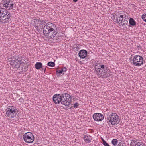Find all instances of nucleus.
Segmentation results:
<instances>
[{
	"label": "nucleus",
	"mask_w": 146,
	"mask_h": 146,
	"mask_svg": "<svg viewBox=\"0 0 146 146\" xmlns=\"http://www.w3.org/2000/svg\"><path fill=\"white\" fill-rule=\"evenodd\" d=\"M118 141L116 139H113L111 141L112 144L114 146H116L118 143Z\"/></svg>",
	"instance_id": "nucleus-23"
},
{
	"label": "nucleus",
	"mask_w": 146,
	"mask_h": 146,
	"mask_svg": "<svg viewBox=\"0 0 146 146\" xmlns=\"http://www.w3.org/2000/svg\"><path fill=\"white\" fill-rule=\"evenodd\" d=\"M129 24L133 26L136 25V23L133 18H130L129 20Z\"/></svg>",
	"instance_id": "nucleus-19"
},
{
	"label": "nucleus",
	"mask_w": 146,
	"mask_h": 146,
	"mask_svg": "<svg viewBox=\"0 0 146 146\" xmlns=\"http://www.w3.org/2000/svg\"><path fill=\"white\" fill-rule=\"evenodd\" d=\"M60 70L61 71H62V72L63 73V74H64V72H63V68H62L61 70Z\"/></svg>",
	"instance_id": "nucleus-37"
},
{
	"label": "nucleus",
	"mask_w": 146,
	"mask_h": 146,
	"mask_svg": "<svg viewBox=\"0 0 146 146\" xmlns=\"http://www.w3.org/2000/svg\"><path fill=\"white\" fill-rule=\"evenodd\" d=\"M6 114L7 117L13 118L16 115L18 112V111L14 107L10 106L6 110Z\"/></svg>",
	"instance_id": "nucleus-7"
},
{
	"label": "nucleus",
	"mask_w": 146,
	"mask_h": 146,
	"mask_svg": "<svg viewBox=\"0 0 146 146\" xmlns=\"http://www.w3.org/2000/svg\"><path fill=\"white\" fill-rule=\"evenodd\" d=\"M7 14V13H2L1 14H0V21L4 22V23H8L9 22V21L8 20H6L5 21L3 22V21H4V17L5 16V15H6Z\"/></svg>",
	"instance_id": "nucleus-16"
},
{
	"label": "nucleus",
	"mask_w": 146,
	"mask_h": 146,
	"mask_svg": "<svg viewBox=\"0 0 146 146\" xmlns=\"http://www.w3.org/2000/svg\"><path fill=\"white\" fill-rule=\"evenodd\" d=\"M8 12V11L4 8H1L0 9V14H1L2 13H6Z\"/></svg>",
	"instance_id": "nucleus-25"
},
{
	"label": "nucleus",
	"mask_w": 146,
	"mask_h": 146,
	"mask_svg": "<svg viewBox=\"0 0 146 146\" xmlns=\"http://www.w3.org/2000/svg\"><path fill=\"white\" fill-rule=\"evenodd\" d=\"M142 18L145 22H146V14H143L142 16Z\"/></svg>",
	"instance_id": "nucleus-28"
},
{
	"label": "nucleus",
	"mask_w": 146,
	"mask_h": 146,
	"mask_svg": "<svg viewBox=\"0 0 146 146\" xmlns=\"http://www.w3.org/2000/svg\"><path fill=\"white\" fill-rule=\"evenodd\" d=\"M119 18H118V20H119Z\"/></svg>",
	"instance_id": "nucleus-41"
},
{
	"label": "nucleus",
	"mask_w": 146,
	"mask_h": 146,
	"mask_svg": "<svg viewBox=\"0 0 146 146\" xmlns=\"http://www.w3.org/2000/svg\"><path fill=\"white\" fill-rule=\"evenodd\" d=\"M7 13V14L5 15V16L4 17V20L6 21L7 19H9L11 16V15L10 14V12H8Z\"/></svg>",
	"instance_id": "nucleus-20"
},
{
	"label": "nucleus",
	"mask_w": 146,
	"mask_h": 146,
	"mask_svg": "<svg viewBox=\"0 0 146 146\" xmlns=\"http://www.w3.org/2000/svg\"><path fill=\"white\" fill-rule=\"evenodd\" d=\"M128 19L126 18V15L125 17L122 21L120 22V23H119V24H120L122 26L127 25L128 24Z\"/></svg>",
	"instance_id": "nucleus-17"
},
{
	"label": "nucleus",
	"mask_w": 146,
	"mask_h": 146,
	"mask_svg": "<svg viewBox=\"0 0 146 146\" xmlns=\"http://www.w3.org/2000/svg\"><path fill=\"white\" fill-rule=\"evenodd\" d=\"M130 60L131 63L135 66H139L143 64V58L140 55H135L134 56L132 60Z\"/></svg>",
	"instance_id": "nucleus-5"
},
{
	"label": "nucleus",
	"mask_w": 146,
	"mask_h": 146,
	"mask_svg": "<svg viewBox=\"0 0 146 146\" xmlns=\"http://www.w3.org/2000/svg\"><path fill=\"white\" fill-rule=\"evenodd\" d=\"M45 20L41 21L38 25H35L38 32H43L44 35L49 39L54 38L55 35L57 34L58 31L57 30V27L56 25L50 22L46 24Z\"/></svg>",
	"instance_id": "nucleus-1"
},
{
	"label": "nucleus",
	"mask_w": 146,
	"mask_h": 146,
	"mask_svg": "<svg viewBox=\"0 0 146 146\" xmlns=\"http://www.w3.org/2000/svg\"><path fill=\"white\" fill-rule=\"evenodd\" d=\"M42 64L40 62H37L35 64V68L37 69H39L42 67Z\"/></svg>",
	"instance_id": "nucleus-18"
},
{
	"label": "nucleus",
	"mask_w": 146,
	"mask_h": 146,
	"mask_svg": "<svg viewBox=\"0 0 146 146\" xmlns=\"http://www.w3.org/2000/svg\"><path fill=\"white\" fill-rule=\"evenodd\" d=\"M42 68V70H44V72H45L46 70V68H44L42 66V68Z\"/></svg>",
	"instance_id": "nucleus-35"
},
{
	"label": "nucleus",
	"mask_w": 146,
	"mask_h": 146,
	"mask_svg": "<svg viewBox=\"0 0 146 146\" xmlns=\"http://www.w3.org/2000/svg\"><path fill=\"white\" fill-rule=\"evenodd\" d=\"M21 58V57L15 56L12 58V60L10 63V64L13 67L17 68H19L20 67V65L22 64Z\"/></svg>",
	"instance_id": "nucleus-6"
},
{
	"label": "nucleus",
	"mask_w": 146,
	"mask_h": 146,
	"mask_svg": "<svg viewBox=\"0 0 146 146\" xmlns=\"http://www.w3.org/2000/svg\"><path fill=\"white\" fill-rule=\"evenodd\" d=\"M91 137L90 135H84L83 137V139L85 142L87 143H90L91 142Z\"/></svg>",
	"instance_id": "nucleus-15"
},
{
	"label": "nucleus",
	"mask_w": 146,
	"mask_h": 146,
	"mask_svg": "<svg viewBox=\"0 0 146 146\" xmlns=\"http://www.w3.org/2000/svg\"><path fill=\"white\" fill-rule=\"evenodd\" d=\"M101 139L102 140V143H103L105 141L104 139L102 138H101Z\"/></svg>",
	"instance_id": "nucleus-36"
},
{
	"label": "nucleus",
	"mask_w": 146,
	"mask_h": 146,
	"mask_svg": "<svg viewBox=\"0 0 146 146\" xmlns=\"http://www.w3.org/2000/svg\"><path fill=\"white\" fill-rule=\"evenodd\" d=\"M13 1L11 0H6L4 1L3 4V7L7 10H12V12L15 11V9H13Z\"/></svg>",
	"instance_id": "nucleus-9"
},
{
	"label": "nucleus",
	"mask_w": 146,
	"mask_h": 146,
	"mask_svg": "<svg viewBox=\"0 0 146 146\" xmlns=\"http://www.w3.org/2000/svg\"><path fill=\"white\" fill-rule=\"evenodd\" d=\"M27 63H23L21 64V66H22V68L21 69V71L19 72V73L20 74H23V71L25 72H26L28 70V65L27 64Z\"/></svg>",
	"instance_id": "nucleus-13"
},
{
	"label": "nucleus",
	"mask_w": 146,
	"mask_h": 146,
	"mask_svg": "<svg viewBox=\"0 0 146 146\" xmlns=\"http://www.w3.org/2000/svg\"><path fill=\"white\" fill-rule=\"evenodd\" d=\"M56 35H55V37L54 38H53V40L56 39V38H57V36H56Z\"/></svg>",
	"instance_id": "nucleus-38"
},
{
	"label": "nucleus",
	"mask_w": 146,
	"mask_h": 146,
	"mask_svg": "<svg viewBox=\"0 0 146 146\" xmlns=\"http://www.w3.org/2000/svg\"><path fill=\"white\" fill-rule=\"evenodd\" d=\"M70 107V108H71V107Z\"/></svg>",
	"instance_id": "nucleus-40"
},
{
	"label": "nucleus",
	"mask_w": 146,
	"mask_h": 146,
	"mask_svg": "<svg viewBox=\"0 0 146 146\" xmlns=\"http://www.w3.org/2000/svg\"><path fill=\"white\" fill-rule=\"evenodd\" d=\"M61 95L57 94L53 96L52 99L53 102L55 104H59L61 102Z\"/></svg>",
	"instance_id": "nucleus-11"
},
{
	"label": "nucleus",
	"mask_w": 146,
	"mask_h": 146,
	"mask_svg": "<svg viewBox=\"0 0 146 146\" xmlns=\"http://www.w3.org/2000/svg\"><path fill=\"white\" fill-rule=\"evenodd\" d=\"M137 48L138 50H139L141 49L142 47L140 45H139L137 46Z\"/></svg>",
	"instance_id": "nucleus-32"
},
{
	"label": "nucleus",
	"mask_w": 146,
	"mask_h": 146,
	"mask_svg": "<svg viewBox=\"0 0 146 146\" xmlns=\"http://www.w3.org/2000/svg\"><path fill=\"white\" fill-rule=\"evenodd\" d=\"M125 14L120 15L118 17H116V21H115L119 24V23H120V22H121L125 17Z\"/></svg>",
	"instance_id": "nucleus-14"
},
{
	"label": "nucleus",
	"mask_w": 146,
	"mask_h": 146,
	"mask_svg": "<svg viewBox=\"0 0 146 146\" xmlns=\"http://www.w3.org/2000/svg\"><path fill=\"white\" fill-rule=\"evenodd\" d=\"M117 146H124L121 142L117 144Z\"/></svg>",
	"instance_id": "nucleus-31"
},
{
	"label": "nucleus",
	"mask_w": 146,
	"mask_h": 146,
	"mask_svg": "<svg viewBox=\"0 0 146 146\" xmlns=\"http://www.w3.org/2000/svg\"><path fill=\"white\" fill-rule=\"evenodd\" d=\"M79 104L77 102H76L74 104V106H72V104H71V107L74 106V108H77L78 107Z\"/></svg>",
	"instance_id": "nucleus-29"
},
{
	"label": "nucleus",
	"mask_w": 146,
	"mask_h": 146,
	"mask_svg": "<svg viewBox=\"0 0 146 146\" xmlns=\"http://www.w3.org/2000/svg\"><path fill=\"white\" fill-rule=\"evenodd\" d=\"M42 20H40V18H39V19H34L33 21L34 22V25H35L34 26L36 25L39 24V23Z\"/></svg>",
	"instance_id": "nucleus-22"
},
{
	"label": "nucleus",
	"mask_w": 146,
	"mask_h": 146,
	"mask_svg": "<svg viewBox=\"0 0 146 146\" xmlns=\"http://www.w3.org/2000/svg\"><path fill=\"white\" fill-rule=\"evenodd\" d=\"M87 54V52L86 50H81L79 52L78 56L81 58L84 59L86 56Z\"/></svg>",
	"instance_id": "nucleus-12"
},
{
	"label": "nucleus",
	"mask_w": 146,
	"mask_h": 146,
	"mask_svg": "<svg viewBox=\"0 0 146 146\" xmlns=\"http://www.w3.org/2000/svg\"><path fill=\"white\" fill-rule=\"evenodd\" d=\"M23 138L25 142L29 143H32L34 140L33 135L30 132L26 133L23 135Z\"/></svg>",
	"instance_id": "nucleus-8"
},
{
	"label": "nucleus",
	"mask_w": 146,
	"mask_h": 146,
	"mask_svg": "<svg viewBox=\"0 0 146 146\" xmlns=\"http://www.w3.org/2000/svg\"><path fill=\"white\" fill-rule=\"evenodd\" d=\"M19 100L21 102H23V99L21 98H20V99H19Z\"/></svg>",
	"instance_id": "nucleus-34"
},
{
	"label": "nucleus",
	"mask_w": 146,
	"mask_h": 146,
	"mask_svg": "<svg viewBox=\"0 0 146 146\" xmlns=\"http://www.w3.org/2000/svg\"><path fill=\"white\" fill-rule=\"evenodd\" d=\"M103 144L105 146H110L109 144L107 143L106 141L103 143Z\"/></svg>",
	"instance_id": "nucleus-30"
},
{
	"label": "nucleus",
	"mask_w": 146,
	"mask_h": 146,
	"mask_svg": "<svg viewBox=\"0 0 146 146\" xmlns=\"http://www.w3.org/2000/svg\"><path fill=\"white\" fill-rule=\"evenodd\" d=\"M21 58L22 64L23 63H27V62L28 61V60L27 58H25V56H23L21 57Z\"/></svg>",
	"instance_id": "nucleus-21"
},
{
	"label": "nucleus",
	"mask_w": 146,
	"mask_h": 146,
	"mask_svg": "<svg viewBox=\"0 0 146 146\" xmlns=\"http://www.w3.org/2000/svg\"><path fill=\"white\" fill-rule=\"evenodd\" d=\"M56 75L57 76L59 77L60 75V74L63 73L62 71L60 70H58L56 71Z\"/></svg>",
	"instance_id": "nucleus-27"
},
{
	"label": "nucleus",
	"mask_w": 146,
	"mask_h": 146,
	"mask_svg": "<svg viewBox=\"0 0 146 146\" xmlns=\"http://www.w3.org/2000/svg\"><path fill=\"white\" fill-rule=\"evenodd\" d=\"M108 68L102 63L97 62L94 66L96 74L100 77L106 78L110 76V72Z\"/></svg>",
	"instance_id": "nucleus-2"
},
{
	"label": "nucleus",
	"mask_w": 146,
	"mask_h": 146,
	"mask_svg": "<svg viewBox=\"0 0 146 146\" xmlns=\"http://www.w3.org/2000/svg\"><path fill=\"white\" fill-rule=\"evenodd\" d=\"M62 100H61V104L65 106H69L70 104L71 100V96L69 94L65 93L61 94Z\"/></svg>",
	"instance_id": "nucleus-4"
},
{
	"label": "nucleus",
	"mask_w": 146,
	"mask_h": 146,
	"mask_svg": "<svg viewBox=\"0 0 146 146\" xmlns=\"http://www.w3.org/2000/svg\"><path fill=\"white\" fill-rule=\"evenodd\" d=\"M62 68L63 69L64 72H66V71L67 69H66V68L65 67H63Z\"/></svg>",
	"instance_id": "nucleus-33"
},
{
	"label": "nucleus",
	"mask_w": 146,
	"mask_h": 146,
	"mask_svg": "<svg viewBox=\"0 0 146 146\" xmlns=\"http://www.w3.org/2000/svg\"><path fill=\"white\" fill-rule=\"evenodd\" d=\"M93 117L94 121H100L104 119V117L100 113H96L93 115Z\"/></svg>",
	"instance_id": "nucleus-10"
},
{
	"label": "nucleus",
	"mask_w": 146,
	"mask_h": 146,
	"mask_svg": "<svg viewBox=\"0 0 146 146\" xmlns=\"http://www.w3.org/2000/svg\"><path fill=\"white\" fill-rule=\"evenodd\" d=\"M73 1L75 2H76L78 0H73Z\"/></svg>",
	"instance_id": "nucleus-39"
},
{
	"label": "nucleus",
	"mask_w": 146,
	"mask_h": 146,
	"mask_svg": "<svg viewBox=\"0 0 146 146\" xmlns=\"http://www.w3.org/2000/svg\"><path fill=\"white\" fill-rule=\"evenodd\" d=\"M135 146H145L143 144V142H137Z\"/></svg>",
	"instance_id": "nucleus-26"
},
{
	"label": "nucleus",
	"mask_w": 146,
	"mask_h": 146,
	"mask_svg": "<svg viewBox=\"0 0 146 146\" xmlns=\"http://www.w3.org/2000/svg\"><path fill=\"white\" fill-rule=\"evenodd\" d=\"M107 120L108 121H107V123L108 122L111 123V125H115L118 124L120 121L119 116L115 113H113L110 114L108 117V115Z\"/></svg>",
	"instance_id": "nucleus-3"
},
{
	"label": "nucleus",
	"mask_w": 146,
	"mask_h": 146,
	"mask_svg": "<svg viewBox=\"0 0 146 146\" xmlns=\"http://www.w3.org/2000/svg\"><path fill=\"white\" fill-rule=\"evenodd\" d=\"M48 66L50 67H54L55 66V63L53 62H49L48 63Z\"/></svg>",
	"instance_id": "nucleus-24"
}]
</instances>
